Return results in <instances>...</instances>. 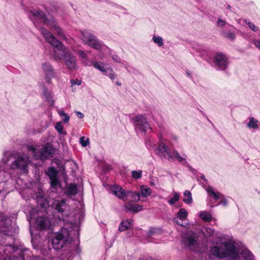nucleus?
<instances>
[{
	"mask_svg": "<svg viewBox=\"0 0 260 260\" xmlns=\"http://www.w3.org/2000/svg\"><path fill=\"white\" fill-rule=\"evenodd\" d=\"M225 24H226L225 21H224L222 19H218V21L217 22V24L219 27H224L225 26Z\"/></svg>",
	"mask_w": 260,
	"mask_h": 260,
	"instance_id": "a18cd8bd",
	"label": "nucleus"
},
{
	"mask_svg": "<svg viewBox=\"0 0 260 260\" xmlns=\"http://www.w3.org/2000/svg\"><path fill=\"white\" fill-rule=\"evenodd\" d=\"M76 113L78 118H82L84 117V115L82 113L79 112V111H77V112H76Z\"/></svg>",
	"mask_w": 260,
	"mask_h": 260,
	"instance_id": "3c124183",
	"label": "nucleus"
},
{
	"mask_svg": "<svg viewBox=\"0 0 260 260\" xmlns=\"http://www.w3.org/2000/svg\"><path fill=\"white\" fill-rule=\"evenodd\" d=\"M107 76L112 80H114L116 78V75L111 68H108V72L104 74Z\"/></svg>",
	"mask_w": 260,
	"mask_h": 260,
	"instance_id": "c9c22d12",
	"label": "nucleus"
},
{
	"mask_svg": "<svg viewBox=\"0 0 260 260\" xmlns=\"http://www.w3.org/2000/svg\"><path fill=\"white\" fill-rule=\"evenodd\" d=\"M141 197L147 198L150 196L151 194V189L150 187L146 185H142L140 187Z\"/></svg>",
	"mask_w": 260,
	"mask_h": 260,
	"instance_id": "5701e85b",
	"label": "nucleus"
},
{
	"mask_svg": "<svg viewBox=\"0 0 260 260\" xmlns=\"http://www.w3.org/2000/svg\"><path fill=\"white\" fill-rule=\"evenodd\" d=\"M44 95L45 98L46 100L50 104V105L52 106L54 104V101L52 99L51 94L50 92L45 91L44 92Z\"/></svg>",
	"mask_w": 260,
	"mask_h": 260,
	"instance_id": "f704fd0d",
	"label": "nucleus"
},
{
	"mask_svg": "<svg viewBox=\"0 0 260 260\" xmlns=\"http://www.w3.org/2000/svg\"><path fill=\"white\" fill-rule=\"evenodd\" d=\"M40 205L42 207L46 208L47 206H48V202L45 201L43 204L40 203Z\"/></svg>",
	"mask_w": 260,
	"mask_h": 260,
	"instance_id": "603ef678",
	"label": "nucleus"
},
{
	"mask_svg": "<svg viewBox=\"0 0 260 260\" xmlns=\"http://www.w3.org/2000/svg\"><path fill=\"white\" fill-rule=\"evenodd\" d=\"M126 212H138L143 210L142 205L136 204H126L124 205Z\"/></svg>",
	"mask_w": 260,
	"mask_h": 260,
	"instance_id": "a211bd4d",
	"label": "nucleus"
},
{
	"mask_svg": "<svg viewBox=\"0 0 260 260\" xmlns=\"http://www.w3.org/2000/svg\"><path fill=\"white\" fill-rule=\"evenodd\" d=\"M112 58L114 61H115L116 62H121V58L117 55H113L112 56Z\"/></svg>",
	"mask_w": 260,
	"mask_h": 260,
	"instance_id": "49530a36",
	"label": "nucleus"
},
{
	"mask_svg": "<svg viewBox=\"0 0 260 260\" xmlns=\"http://www.w3.org/2000/svg\"><path fill=\"white\" fill-rule=\"evenodd\" d=\"M77 53L82 58L86 59L87 57V54L82 50H78Z\"/></svg>",
	"mask_w": 260,
	"mask_h": 260,
	"instance_id": "c03bdc74",
	"label": "nucleus"
},
{
	"mask_svg": "<svg viewBox=\"0 0 260 260\" xmlns=\"http://www.w3.org/2000/svg\"><path fill=\"white\" fill-rule=\"evenodd\" d=\"M11 157H13L14 160L10 164V169L19 170L23 174L28 173V166L31 163L29 156L24 153L13 154L11 152L7 151L4 153L2 162L4 164L8 163Z\"/></svg>",
	"mask_w": 260,
	"mask_h": 260,
	"instance_id": "7ed1b4c3",
	"label": "nucleus"
},
{
	"mask_svg": "<svg viewBox=\"0 0 260 260\" xmlns=\"http://www.w3.org/2000/svg\"><path fill=\"white\" fill-rule=\"evenodd\" d=\"M71 241L72 238L70 236L69 230L66 228H62L58 232L55 233L52 244L54 249H60Z\"/></svg>",
	"mask_w": 260,
	"mask_h": 260,
	"instance_id": "423d86ee",
	"label": "nucleus"
},
{
	"mask_svg": "<svg viewBox=\"0 0 260 260\" xmlns=\"http://www.w3.org/2000/svg\"><path fill=\"white\" fill-rule=\"evenodd\" d=\"M245 22L253 31H256L258 30V28L253 23L247 20H245Z\"/></svg>",
	"mask_w": 260,
	"mask_h": 260,
	"instance_id": "a19ab883",
	"label": "nucleus"
},
{
	"mask_svg": "<svg viewBox=\"0 0 260 260\" xmlns=\"http://www.w3.org/2000/svg\"><path fill=\"white\" fill-rule=\"evenodd\" d=\"M201 179L203 180H204L205 182L207 181V180L206 179L205 176L204 175H203L201 177Z\"/></svg>",
	"mask_w": 260,
	"mask_h": 260,
	"instance_id": "864d4df0",
	"label": "nucleus"
},
{
	"mask_svg": "<svg viewBox=\"0 0 260 260\" xmlns=\"http://www.w3.org/2000/svg\"><path fill=\"white\" fill-rule=\"evenodd\" d=\"M187 215V210L184 208H181L177 213L176 217L174 218L173 220L177 224L182 226H185L186 224V222H184V221L186 220Z\"/></svg>",
	"mask_w": 260,
	"mask_h": 260,
	"instance_id": "2eb2a0df",
	"label": "nucleus"
},
{
	"mask_svg": "<svg viewBox=\"0 0 260 260\" xmlns=\"http://www.w3.org/2000/svg\"><path fill=\"white\" fill-rule=\"evenodd\" d=\"M255 46L260 50V40L254 41Z\"/></svg>",
	"mask_w": 260,
	"mask_h": 260,
	"instance_id": "09e8293b",
	"label": "nucleus"
},
{
	"mask_svg": "<svg viewBox=\"0 0 260 260\" xmlns=\"http://www.w3.org/2000/svg\"><path fill=\"white\" fill-rule=\"evenodd\" d=\"M84 64H85V66H88V64H87V63H85Z\"/></svg>",
	"mask_w": 260,
	"mask_h": 260,
	"instance_id": "13d9d810",
	"label": "nucleus"
},
{
	"mask_svg": "<svg viewBox=\"0 0 260 260\" xmlns=\"http://www.w3.org/2000/svg\"><path fill=\"white\" fill-rule=\"evenodd\" d=\"M30 13L35 19L40 20L46 25L48 26L59 39L64 40L68 44L72 43L73 40L66 36L62 28L58 25L52 17H47L42 11L36 10H31Z\"/></svg>",
	"mask_w": 260,
	"mask_h": 260,
	"instance_id": "20e7f679",
	"label": "nucleus"
},
{
	"mask_svg": "<svg viewBox=\"0 0 260 260\" xmlns=\"http://www.w3.org/2000/svg\"><path fill=\"white\" fill-rule=\"evenodd\" d=\"M201 232L205 237H212L215 233V231L213 229L207 226L202 228Z\"/></svg>",
	"mask_w": 260,
	"mask_h": 260,
	"instance_id": "393cba45",
	"label": "nucleus"
},
{
	"mask_svg": "<svg viewBox=\"0 0 260 260\" xmlns=\"http://www.w3.org/2000/svg\"><path fill=\"white\" fill-rule=\"evenodd\" d=\"M59 115L62 118V121L64 123H67L70 120V116L69 115L64 112L63 110H59L57 111Z\"/></svg>",
	"mask_w": 260,
	"mask_h": 260,
	"instance_id": "c756f323",
	"label": "nucleus"
},
{
	"mask_svg": "<svg viewBox=\"0 0 260 260\" xmlns=\"http://www.w3.org/2000/svg\"><path fill=\"white\" fill-rule=\"evenodd\" d=\"M219 204L223 205L224 206H226L228 204V201L225 198H223L219 203Z\"/></svg>",
	"mask_w": 260,
	"mask_h": 260,
	"instance_id": "8fccbe9b",
	"label": "nucleus"
},
{
	"mask_svg": "<svg viewBox=\"0 0 260 260\" xmlns=\"http://www.w3.org/2000/svg\"><path fill=\"white\" fill-rule=\"evenodd\" d=\"M44 195V192L41 189H38V191L36 193V198L38 200H42L43 199Z\"/></svg>",
	"mask_w": 260,
	"mask_h": 260,
	"instance_id": "37998d69",
	"label": "nucleus"
},
{
	"mask_svg": "<svg viewBox=\"0 0 260 260\" xmlns=\"http://www.w3.org/2000/svg\"><path fill=\"white\" fill-rule=\"evenodd\" d=\"M173 157H175L179 162L182 164H185L186 162V160L185 158L180 155L179 153L176 150H174L173 151Z\"/></svg>",
	"mask_w": 260,
	"mask_h": 260,
	"instance_id": "7c9ffc66",
	"label": "nucleus"
},
{
	"mask_svg": "<svg viewBox=\"0 0 260 260\" xmlns=\"http://www.w3.org/2000/svg\"><path fill=\"white\" fill-rule=\"evenodd\" d=\"M50 225L51 222L46 214L38 216L36 220V228L39 230L48 229Z\"/></svg>",
	"mask_w": 260,
	"mask_h": 260,
	"instance_id": "4468645a",
	"label": "nucleus"
},
{
	"mask_svg": "<svg viewBox=\"0 0 260 260\" xmlns=\"http://www.w3.org/2000/svg\"><path fill=\"white\" fill-rule=\"evenodd\" d=\"M224 36L225 38L231 40H234L236 37V35L234 33L229 32L226 33L224 35Z\"/></svg>",
	"mask_w": 260,
	"mask_h": 260,
	"instance_id": "79ce46f5",
	"label": "nucleus"
},
{
	"mask_svg": "<svg viewBox=\"0 0 260 260\" xmlns=\"http://www.w3.org/2000/svg\"><path fill=\"white\" fill-rule=\"evenodd\" d=\"M155 152L161 159L165 158L168 160L173 159L170 148L162 142L159 144L158 147L155 149Z\"/></svg>",
	"mask_w": 260,
	"mask_h": 260,
	"instance_id": "ddd939ff",
	"label": "nucleus"
},
{
	"mask_svg": "<svg viewBox=\"0 0 260 260\" xmlns=\"http://www.w3.org/2000/svg\"><path fill=\"white\" fill-rule=\"evenodd\" d=\"M36 27L39 29L45 40L49 43L53 49V57L54 60L58 61L62 59L67 68L70 70H76L78 67L76 57L61 43L52 32L44 27Z\"/></svg>",
	"mask_w": 260,
	"mask_h": 260,
	"instance_id": "f257e3e1",
	"label": "nucleus"
},
{
	"mask_svg": "<svg viewBox=\"0 0 260 260\" xmlns=\"http://www.w3.org/2000/svg\"><path fill=\"white\" fill-rule=\"evenodd\" d=\"M55 129L57 131V132L61 135L64 134L66 135L67 133L63 132V126L62 125V123L60 121L57 122L55 125Z\"/></svg>",
	"mask_w": 260,
	"mask_h": 260,
	"instance_id": "72a5a7b5",
	"label": "nucleus"
},
{
	"mask_svg": "<svg viewBox=\"0 0 260 260\" xmlns=\"http://www.w3.org/2000/svg\"><path fill=\"white\" fill-rule=\"evenodd\" d=\"M206 191L209 196H212L215 200L219 199L222 196V194L220 192H215L214 189L211 186H209L206 189Z\"/></svg>",
	"mask_w": 260,
	"mask_h": 260,
	"instance_id": "b1692460",
	"label": "nucleus"
},
{
	"mask_svg": "<svg viewBox=\"0 0 260 260\" xmlns=\"http://www.w3.org/2000/svg\"><path fill=\"white\" fill-rule=\"evenodd\" d=\"M145 201H146V200H143L141 201L142 202H145Z\"/></svg>",
	"mask_w": 260,
	"mask_h": 260,
	"instance_id": "4d7b16f0",
	"label": "nucleus"
},
{
	"mask_svg": "<svg viewBox=\"0 0 260 260\" xmlns=\"http://www.w3.org/2000/svg\"><path fill=\"white\" fill-rule=\"evenodd\" d=\"M52 208L54 210V216L59 220H64V218L69 215L68 205L64 200L54 201L52 204Z\"/></svg>",
	"mask_w": 260,
	"mask_h": 260,
	"instance_id": "6e6552de",
	"label": "nucleus"
},
{
	"mask_svg": "<svg viewBox=\"0 0 260 260\" xmlns=\"http://www.w3.org/2000/svg\"><path fill=\"white\" fill-rule=\"evenodd\" d=\"M71 82L72 86L75 85H80L81 84V81L78 79L72 80Z\"/></svg>",
	"mask_w": 260,
	"mask_h": 260,
	"instance_id": "de8ad7c7",
	"label": "nucleus"
},
{
	"mask_svg": "<svg viewBox=\"0 0 260 260\" xmlns=\"http://www.w3.org/2000/svg\"><path fill=\"white\" fill-rule=\"evenodd\" d=\"M186 243L188 247L193 250H196V246L197 245V241L196 238L194 236H188L186 238Z\"/></svg>",
	"mask_w": 260,
	"mask_h": 260,
	"instance_id": "aec40b11",
	"label": "nucleus"
},
{
	"mask_svg": "<svg viewBox=\"0 0 260 260\" xmlns=\"http://www.w3.org/2000/svg\"><path fill=\"white\" fill-rule=\"evenodd\" d=\"M179 200V194L178 192H174V197L168 201V203L170 205H173L176 202Z\"/></svg>",
	"mask_w": 260,
	"mask_h": 260,
	"instance_id": "e433bc0d",
	"label": "nucleus"
},
{
	"mask_svg": "<svg viewBox=\"0 0 260 260\" xmlns=\"http://www.w3.org/2000/svg\"><path fill=\"white\" fill-rule=\"evenodd\" d=\"M135 129L137 132L145 133L148 129H151L150 124L142 115H138L135 117Z\"/></svg>",
	"mask_w": 260,
	"mask_h": 260,
	"instance_id": "9d476101",
	"label": "nucleus"
},
{
	"mask_svg": "<svg viewBox=\"0 0 260 260\" xmlns=\"http://www.w3.org/2000/svg\"><path fill=\"white\" fill-rule=\"evenodd\" d=\"M126 200L138 202L141 201V193L136 191H127Z\"/></svg>",
	"mask_w": 260,
	"mask_h": 260,
	"instance_id": "f3484780",
	"label": "nucleus"
},
{
	"mask_svg": "<svg viewBox=\"0 0 260 260\" xmlns=\"http://www.w3.org/2000/svg\"><path fill=\"white\" fill-rule=\"evenodd\" d=\"M183 195L184 196V198L183 200V201L186 204H190L192 202V196L190 191L189 190H185Z\"/></svg>",
	"mask_w": 260,
	"mask_h": 260,
	"instance_id": "cd10ccee",
	"label": "nucleus"
},
{
	"mask_svg": "<svg viewBox=\"0 0 260 260\" xmlns=\"http://www.w3.org/2000/svg\"><path fill=\"white\" fill-rule=\"evenodd\" d=\"M77 187L76 184H71L67 187L66 193L67 195L74 196L77 193Z\"/></svg>",
	"mask_w": 260,
	"mask_h": 260,
	"instance_id": "a878e982",
	"label": "nucleus"
},
{
	"mask_svg": "<svg viewBox=\"0 0 260 260\" xmlns=\"http://www.w3.org/2000/svg\"><path fill=\"white\" fill-rule=\"evenodd\" d=\"M93 67L102 72L103 74L108 72V68H106L107 65L102 62L98 61H93L91 63Z\"/></svg>",
	"mask_w": 260,
	"mask_h": 260,
	"instance_id": "4be33fe9",
	"label": "nucleus"
},
{
	"mask_svg": "<svg viewBox=\"0 0 260 260\" xmlns=\"http://www.w3.org/2000/svg\"><path fill=\"white\" fill-rule=\"evenodd\" d=\"M80 38L84 44L94 49L100 50L102 48V42L89 31L86 30L81 31Z\"/></svg>",
	"mask_w": 260,
	"mask_h": 260,
	"instance_id": "0eeeda50",
	"label": "nucleus"
},
{
	"mask_svg": "<svg viewBox=\"0 0 260 260\" xmlns=\"http://www.w3.org/2000/svg\"><path fill=\"white\" fill-rule=\"evenodd\" d=\"M199 217L201 219L206 222L210 221L212 219V215L207 211L201 212L200 213Z\"/></svg>",
	"mask_w": 260,
	"mask_h": 260,
	"instance_id": "bb28decb",
	"label": "nucleus"
},
{
	"mask_svg": "<svg viewBox=\"0 0 260 260\" xmlns=\"http://www.w3.org/2000/svg\"><path fill=\"white\" fill-rule=\"evenodd\" d=\"M80 143L81 145L85 147L87 146L89 144V141L88 139H85V137H81L80 139Z\"/></svg>",
	"mask_w": 260,
	"mask_h": 260,
	"instance_id": "ea45409f",
	"label": "nucleus"
},
{
	"mask_svg": "<svg viewBox=\"0 0 260 260\" xmlns=\"http://www.w3.org/2000/svg\"><path fill=\"white\" fill-rule=\"evenodd\" d=\"M142 172L141 170L133 171L132 172V177L136 179L141 178L142 177Z\"/></svg>",
	"mask_w": 260,
	"mask_h": 260,
	"instance_id": "4c0bfd02",
	"label": "nucleus"
},
{
	"mask_svg": "<svg viewBox=\"0 0 260 260\" xmlns=\"http://www.w3.org/2000/svg\"><path fill=\"white\" fill-rule=\"evenodd\" d=\"M47 174L48 176L49 177L50 179L57 177L56 170L53 167H50L48 170Z\"/></svg>",
	"mask_w": 260,
	"mask_h": 260,
	"instance_id": "473e14b6",
	"label": "nucleus"
},
{
	"mask_svg": "<svg viewBox=\"0 0 260 260\" xmlns=\"http://www.w3.org/2000/svg\"><path fill=\"white\" fill-rule=\"evenodd\" d=\"M51 181V185L52 187H57L60 186V183L57 178V177L50 179Z\"/></svg>",
	"mask_w": 260,
	"mask_h": 260,
	"instance_id": "58836bf2",
	"label": "nucleus"
},
{
	"mask_svg": "<svg viewBox=\"0 0 260 260\" xmlns=\"http://www.w3.org/2000/svg\"><path fill=\"white\" fill-rule=\"evenodd\" d=\"M258 121L253 117L249 118V122L247 123V126L249 128L256 129L258 128Z\"/></svg>",
	"mask_w": 260,
	"mask_h": 260,
	"instance_id": "c85d7f7f",
	"label": "nucleus"
},
{
	"mask_svg": "<svg viewBox=\"0 0 260 260\" xmlns=\"http://www.w3.org/2000/svg\"><path fill=\"white\" fill-rule=\"evenodd\" d=\"M11 221L10 218L3 213L0 214V233L11 235Z\"/></svg>",
	"mask_w": 260,
	"mask_h": 260,
	"instance_id": "f8f14e48",
	"label": "nucleus"
},
{
	"mask_svg": "<svg viewBox=\"0 0 260 260\" xmlns=\"http://www.w3.org/2000/svg\"><path fill=\"white\" fill-rule=\"evenodd\" d=\"M133 220L132 219H128L123 220L121 222L119 226V231L120 232L124 231L126 230L131 229L133 224Z\"/></svg>",
	"mask_w": 260,
	"mask_h": 260,
	"instance_id": "412c9836",
	"label": "nucleus"
},
{
	"mask_svg": "<svg viewBox=\"0 0 260 260\" xmlns=\"http://www.w3.org/2000/svg\"><path fill=\"white\" fill-rule=\"evenodd\" d=\"M16 248L15 247L12 245H8L6 246V247L3 249L4 252V255H5V257L4 258V260H12L11 255H8L9 254H11L14 252H15Z\"/></svg>",
	"mask_w": 260,
	"mask_h": 260,
	"instance_id": "6ab92c4d",
	"label": "nucleus"
},
{
	"mask_svg": "<svg viewBox=\"0 0 260 260\" xmlns=\"http://www.w3.org/2000/svg\"><path fill=\"white\" fill-rule=\"evenodd\" d=\"M228 58L222 53H217L214 56L213 67L217 70H224L228 65Z\"/></svg>",
	"mask_w": 260,
	"mask_h": 260,
	"instance_id": "9b49d317",
	"label": "nucleus"
},
{
	"mask_svg": "<svg viewBox=\"0 0 260 260\" xmlns=\"http://www.w3.org/2000/svg\"><path fill=\"white\" fill-rule=\"evenodd\" d=\"M235 244L232 240L216 243L210 247V254L220 259L229 257L232 260H239L238 256L243 249H237Z\"/></svg>",
	"mask_w": 260,
	"mask_h": 260,
	"instance_id": "f03ea898",
	"label": "nucleus"
},
{
	"mask_svg": "<svg viewBox=\"0 0 260 260\" xmlns=\"http://www.w3.org/2000/svg\"><path fill=\"white\" fill-rule=\"evenodd\" d=\"M2 173V172L0 171V173Z\"/></svg>",
	"mask_w": 260,
	"mask_h": 260,
	"instance_id": "bf43d9fd",
	"label": "nucleus"
},
{
	"mask_svg": "<svg viewBox=\"0 0 260 260\" xmlns=\"http://www.w3.org/2000/svg\"><path fill=\"white\" fill-rule=\"evenodd\" d=\"M116 84L117 85H118V86H120L121 85V83L120 82H118V81H117L116 82Z\"/></svg>",
	"mask_w": 260,
	"mask_h": 260,
	"instance_id": "5fc2aeb1",
	"label": "nucleus"
},
{
	"mask_svg": "<svg viewBox=\"0 0 260 260\" xmlns=\"http://www.w3.org/2000/svg\"><path fill=\"white\" fill-rule=\"evenodd\" d=\"M40 70L46 82L51 84L52 79L56 76L55 71L52 64L49 62H43L41 65Z\"/></svg>",
	"mask_w": 260,
	"mask_h": 260,
	"instance_id": "1a4fd4ad",
	"label": "nucleus"
},
{
	"mask_svg": "<svg viewBox=\"0 0 260 260\" xmlns=\"http://www.w3.org/2000/svg\"><path fill=\"white\" fill-rule=\"evenodd\" d=\"M231 8V6H230V5H228V6H227V9H230Z\"/></svg>",
	"mask_w": 260,
	"mask_h": 260,
	"instance_id": "6e6d98bb",
	"label": "nucleus"
},
{
	"mask_svg": "<svg viewBox=\"0 0 260 260\" xmlns=\"http://www.w3.org/2000/svg\"><path fill=\"white\" fill-rule=\"evenodd\" d=\"M152 40L158 47H161L164 45L163 39L161 37L154 36Z\"/></svg>",
	"mask_w": 260,
	"mask_h": 260,
	"instance_id": "2f4dec72",
	"label": "nucleus"
},
{
	"mask_svg": "<svg viewBox=\"0 0 260 260\" xmlns=\"http://www.w3.org/2000/svg\"><path fill=\"white\" fill-rule=\"evenodd\" d=\"M27 149L32 152L35 159L42 160L53 157L55 153V148L50 143L43 145L39 150L33 146H28Z\"/></svg>",
	"mask_w": 260,
	"mask_h": 260,
	"instance_id": "39448f33",
	"label": "nucleus"
},
{
	"mask_svg": "<svg viewBox=\"0 0 260 260\" xmlns=\"http://www.w3.org/2000/svg\"><path fill=\"white\" fill-rule=\"evenodd\" d=\"M111 191L117 198L123 201H126V191L119 186H113L111 187Z\"/></svg>",
	"mask_w": 260,
	"mask_h": 260,
	"instance_id": "dca6fc26",
	"label": "nucleus"
}]
</instances>
